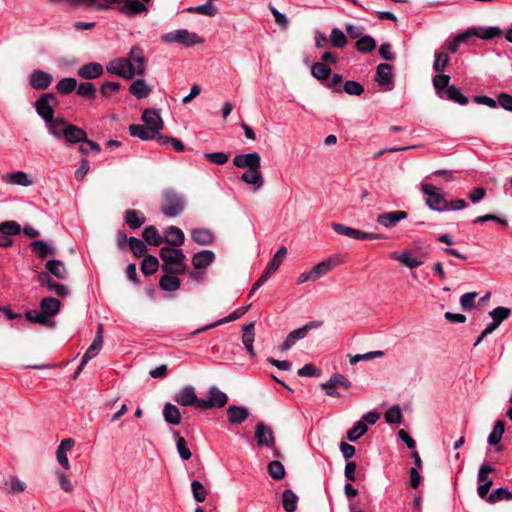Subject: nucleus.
Wrapping results in <instances>:
<instances>
[{"label": "nucleus", "mask_w": 512, "mask_h": 512, "mask_svg": "<svg viewBox=\"0 0 512 512\" xmlns=\"http://www.w3.org/2000/svg\"><path fill=\"white\" fill-rule=\"evenodd\" d=\"M142 120L149 129L158 134L163 129V120L155 109H146L142 114Z\"/></svg>", "instance_id": "nucleus-19"}, {"label": "nucleus", "mask_w": 512, "mask_h": 512, "mask_svg": "<svg viewBox=\"0 0 512 512\" xmlns=\"http://www.w3.org/2000/svg\"><path fill=\"white\" fill-rule=\"evenodd\" d=\"M161 41L164 43H178L185 47H190L196 44H203L204 39L195 32H190L187 29H179L168 32L161 36Z\"/></svg>", "instance_id": "nucleus-5"}, {"label": "nucleus", "mask_w": 512, "mask_h": 512, "mask_svg": "<svg viewBox=\"0 0 512 512\" xmlns=\"http://www.w3.org/2000/svg\"><path fill=\"white\" fill-rule=\"evenodd\" d=\"M227 417L233 425L242 424L249 417V410L244 406L231 405L227 409Z\"/></svg>", "instance_id": "nucleus-23"}, {"label": "nucleus", "mask_w": 512, "mask_h": 512, "mask_svg": "<svg viewBox=\"0 0 512 512\" xmlns=\"http://www.w3.org/2000/svg\"><path fill=\"white\" fill-rule=\"evenodd\" d=\"M191 238L199 245L207 246L214 242L215 237L213 233L206 228H196L191 232Z\"/></svg>", "instance_id": "nucleus-31"}, {"label": "nucleus", "mask_w": 512, "mask_h": 512, "mask_svg": "<svg viewBox=\"0 0 512 512\" xmlns=\"http://www.w3.org/2000/svg\"><path fill=\"white\" fill-rule=\"evenodd\" d=\"M124 219L125 223L133 230L140 228L146 222L145 215L134 209L126 210Z\"/></svg>", "instance_id": "nucleus-29"}, {"label": "nucleus", "mask_w": 512, "mask_h": 512, "mask_svg": "<svg viewBox=\"0 0 512 512\" xmlns=\"http://www.w3.org/2000/svg\"><path fill=\"white\" fill-rule=\"evenodd\" d=\"M472 31L473 36L484 40H490L502 35V31L498 27L472 28Z\"/></svg>", "instance_id": "nucleus-44"}, {"label": "nucleus", "mask_w": 512, "mask_h": 512, "mask_svg": "<svg viewBox=\"0 0 512 512\" xmlns=\"http://www.w3.org/2000/svg\"><path fill=\"white\" fill-rule=\"evenodd\" d=\"M191 490L196 502L202 503L206 500L207 490L200 481L193 480L191 483Z\"/></svg>", "instance_id": "nucleus-60"}, {"label": "nucleus", "mask_w": 512, "mask_h": 512, "mask_svg": "<svg viewBox=\"0 0 512 512\" xmlns=\"http://www.w3.org/2000/svg\"><path fill=\"white\" fill-rule=\"evenodd\" d=\"M255 440L258 446L274 449L275 437L270 426L263 422H258L255 426Z\"/></svg>", "instance_id": "nucleus-12"}, {"label": "nucleus", "mask_w": 512, "mask_h": 512, "mask_svg": "<svg viewBox=\"0 0 512 512\" xmlns=\"http://www.w3.org/2000/svg\"><path fill=\"white\" fill-rule=\"evenodd\" d=\"M104 73L103 66L98 62H89L77 70V75L86 80L99 78Z\"/></svg>", "instance_id": "nucleus-20"}, {"label": "nucleus", "mask_w": 512, "mask_h": 512, "mask_svg": "<svg viewBox=\"0 0 512 512\" xmlns=\"http://www.w3.org/2000/svg\"><path fill=\"white\" fill-rule=\"evenodd\" d=\"M504 431V422L501 420L497 421L493 427V430L488 436V443L490 445H497L501 441Z\"/></svg>", "instance_id": "nucleus-56"}, {"label": "nucleus", "mask_w": 512, "mask_h": 512, "mask_svg": "<svg viewBox=\"0 0 512 512\" xmlns=\"http://www.w3.org/2000/svg\"><path fill=\"white\" fill-rule=\"evenodd\" d=\"M337 264L336 259L328 258L312 267L309 271L301 273L296 284L301 285L308 281H316L329 273Z\"/></svg>", "instance_id": "nucleus-6"}, {"label": "nucleus", "mask_w": 512, "mask_h": 512, "mask_svg": "<svg viewBox=\"0 0 512 512\" xmlns=\"http://www.w3.org/2000/svg\"><path fill=\"white\" fill-rule=\"evenodd\" d=\"M166 237L164 242L178 247L184 243L185 236L182 230L176 226H169L165 231Z\"/></svg>", "instance_id": "nucleus-34"}, {"label": "nucleus", "mask_w": 512, "mask_h": 512, "mask_svg": "<svg viewBox=\"0 0 512 512\" xmlns=\"http://www.w3.org/2000/svg\"><path fill=\"white\" fill-rule=\"evenodd\" d=\"M367 431V425L362 422L358 421L354 427L348 430L347 432V439L351 442H356L361 436H363Z\"/></svg>", "instance_id": "nucleus-59"}, {"label": "nucleus", "mask_w": 512, "mask_h": 512, "mask_svg": "<svg viewBox=\"0 0 512 512\" xmlns=\"http://www.w3.org/2000/svg\"><path fill=\"white\" fill-rule=\"evenodd\" d=\"M186 201L183 195L173 189H165L162 194L161 212L169 218L176 217L183 213Z\"/></svg>", "instance_id": "nucleus-3"}, {"label": "nucleus", "mask_w": 512, "mask_h": 512, "mask_svg": "<svg viewBox=\"0 0 512 512\" xmlns=\"http://www.w3.org/2000/svg\"><path fill=\"white\" fill-rule=\"evenodd\" d=\"M73 446L74 440L71 438H66L61 441L56 451L57 461L66 470L70 468L67 451L71 450Z\"/></svg>", "instance_id": "nucleus-27"}, {"label": "nucleus", "mask_w": 512, "mask_h": 512, "mask_svg": "<svg viewBox=\"0 0 512 512\" xmlns=\"http://www.w3.org/2000/svg\"><path fill=\"white\" fill-rule=\"evenodd\" d=\"M59 104L55 94L45 93L35 102L37 114L46 122L54 118V109Z\"/></svg>", "instance_id": "nucleus-7"}, {"label": "nucleus", "mask_w": 512, "mask_h": 512, "mask_svg": "<svg viewBox=\"0 0 512 512\" xmlns=\"http://www.w3.org/2000/svg\"><path fill=\"white\" fill-rule=\"evenodd\" d=\"M446 98L450 101L456 102L460 105L468 104V98L461 92L459 88L454 85L447 87L444 91Z\"/></svg>", "instance_id": "nucleus-46"}, {"label": "nucleus", "mask_w": 512, "mask_h": 512, "mask_svg": "<svg viewBox=\"0 0 512 512\" xmlns=\"http://www.w3.org/2000/svg\"><path fill=\"white\" fill-rule=\"evenodd\" d=\"M208 398L200 400V410H209L212 408H222L228 402V396L218 387L211 386L208 389Z\"/></svg>", "instance_id": "nucleus-10"}, {"label": "nucleus", "mask_w": 512, "mask_h": 512, "mask_svg": "<svg viewBox=\"0 0 512 512\" xmlns=\"http://www.w3.org/2000/svg\"><path fill=\"white\" fill-rule=\"evenodd\" d=\"M30 248L40 259L55 255V249L43 240H35L30 243Z\"/></svg>", "instance_id": "nucleus-30"}, {"label": "nucleus", "mask_w": 512, "mask_h": 512, "mask_svg": "<svg viewBox=\"0 0 512 512\" xmlns=\"http://www.w3.org/2000/svg\"><path fill=\"white\" fill-rule=\"evenodd\" d=\"M352 386L350 380L342 374L334 373L327 382L321 384V388L325 391L326 395L332 397H340L338 388L347 390Z\"/></svg>", "instance_id": "nucleus-11"}, {"label": "nucleus", "mask_w": 512, "mask_h": 512, "mask_svg": "<svg viewBox=\"0 0 512 512\" xmlns=\"http://www.w3.org/2000/svg\"><path fill=\"white\" fill-rule=\"evenodd\" d=\"M331 227L336 233L356 240H376L385 238L381 234L361 231L340 223H332Z\"/></svg>", "instance_id": "nucleus-9"}, {"label": "nucleus", "mask_w": 512, "mask_h": 512, "mask_svg": "<svg viewBox=\"0 0 512 512\" xmlns=\"http://www.w3.org/2000/svg\"><path fill=\"white\" fill-rule=\"evenodd\" d=\"M129 133L133 137L140 138L141 140H151L156 137V134L145 125L131 124L129 126Z\"/></svg>", "instance_id": "nucleus-38"}, {"label": "nucleus", "mask_w": 512, "mask_h": 512, "mask_svg": "<svg viewBox=\"0 0 512 512\" xmlns=\"http://www.w3.org/2000/svg\"><path fill=\"white\" fill-rule=\"evenodd\" d=\"M311 74L319 81H328L331 75V69L325 63L315 62L311 67Z\"/></svg>", "instance_id": "nucleus-41"}, {"label": "nucleus", "mask_w": 512, "mask_h": 512, "mask_svg": "<svg viewBox=\"0 0 512 512\" xmlns=\"http://www.w3.org/2000/svg\"><path fill=\"white\" fill-rule=\"evenodd\" d=\"M164 420L170 425H179L181 423V413L179 408L171 403H166L163 408Z\"/></svg>", "instance_id": "nucleus-35"}, {"label": "nucleus", "mask_w": 512, "mask_h": 512, "mask_svg": "<svg viewBox=\"0 0 512 512\" xmlns=\"http://www.w3.org/2000/svg\"><path fill=\"white\" fill-rule=\"evenodd\" d=\"M128 246L135 257H143V256L145 257L146 256L145 254H146L147 248H146L145 243L142 240H140L136 237H130L128 240Z\"/></svg>", "instance_id": "nucleus-54"}, {"label": "nucleus", "mask_w": 512, "mask_h": 512, "mask_svg": "<svg viewBox=\"0 0 512 512\" xmlns=\"http://www.w3.org/2000/svg\"><path fill=\"white\" fill-rule=\"evenodd\" d=\"M408 217V214L402 210L381 213L377 216L376 221L379 225L385 228L396 226L401 220Z\"/></svg>", "instance_id": "nucleus-16"}, {"label": "nucleus", "mask_w": 512, "mask_h": 512, "mask_svg": "<svg viewBox=\"0 0 512 512\" xmlns=\"http://www.w3.org/2000/svg\"><path fill=\"white\" fill-rule=\"evenodd\" d=\"M200 400L195 393V389L193 386L187 385L183 387L177 394L174 396V401L184 407L195 406L200 409Z\"/></svg>", "instance_id": "nucleus-13"}, {"label": "nucleus", "mask_w": 512, "mask_h": 512, "mask_svg": "<svg viewBox=\"0 0 512 512\" xmlns=\"http://www.w3.org/2000/svg\"><path fill=\"white\" fill-rule=\"evenodd\" d=\"M152 91L143 79H136L129 87V92L137 99L146 98Z\"/></svg>", "instance_id": "nucleus-37"}, {"label": "nucleus", "mask_w": 512, "mask_h": 512, "mask_svg": "<svg viewBox=\"0 0 512 512\" xmlns=\"http://www.w3.org/2000/svg\"><path fill=\"white\" fill-rule=\"evenodd\" d=\"M75 90L76 94L80 97L87 99H94L96 97V88L91 82H81Z\"/></svg>", "instance_id": "nucleus-49"}, {"label": "nucleus", "mask_w": 512, "mask_h": 512, "mask_svg": "<svg viewBox=\"0 0 512 512\" xmlns=\"http://www.w3.org/2000/svg\"><path fill=\"white\" fill-rule=\"evenodd\" d=\"M143 239L150 245L159 246L164 239L160 236L155 226L150 225L144 228L142 232Z\"/></svg>", "instance_id": "nucleus-42"}, {"label": "nucleus", "mask_w": 512, "mask_h": 512, "mask_svg": "<svg viewBox=\"0 0 512 512\" xmlns=\"http://www.w3.org/2000/svg\"><path fill=\"white\" fill-rule=\"evenodd\" d=\"M376 48V42L371 36H362L356 42V49L361 53L372 52Z\"/></svg>", "instance_id": "nucleus-55"}, {"label": "nucleus", "mask_w": 512, "mask_h": 512, "mask_svg": "<svg viewBox=\"0 0 512 512\" xmlns=\"http://www.w3.org/2000/svg\"><path fill=\"white\" fill-rule=\"evenodd\" d=\"M103 344V325L99 324L96 332V336L92 344L88 347L81 360V366H85L87 362L98 355Z\"/></svg>", "instance_id": "nucleus-17"}, {"label": "nucleus", "mask_w": 512, "mask_h": 512, "mask_svg": "<svg viewBox=\"0 0 512 512\" xmlns=\"http://www.w3.org/2000/svg\"><path fill=\"white\" fill-rule=\"evenodd\" d=\"M215 254L211 250H202L197 252L192 257V265L196 269H205L210 266L215 260Z\"/></svg>", "instance_id": "nucleus-26"}, {"label": "nucleus", "mask_w": 512, "mask_h": 512, "mask_svg": "<svg viewBox=\"0 0 512 512\" xmlns=\"http://www.w3.org/2000/svg\"><path fill=\"white\" fill-rule=\"evenodd\" d=\"M512 499V492H510L507 488H497L496 490L492 491L489 496L487 497V501L489 503H496L501 500H511Z\"/></svg>", "instance_id": "nucleus-57"}, {"label": "nucleus", "mask_w": 512, "mask_h": 512, "mask_svg": "<svg viewBox=\"0 0 512 512\" xmlns=\"http://www.w3.org/2000/svg\"><path fill=\"white\" fill-rule=\"evenodd\" d=\"M77 87V80L75 78H63L61 79L57 85L56 89L58 93L62 95H67L71 92H73Z\"/></svg>", "instance_id": "nucleus-52"}, {"label": "nucleus", "mask_w": 512, "mask_h": 512, "mask_svg": "<svg viewBox=\"0 0 512 512\" xmlns=\"http://www.w3.org/2000/svg\"><path fill=\"white\" fill-rule=\"evenodd\" d=\"M298 496L290 489L284 490L282 504L286 512H294L297 508Z\"/></svg>", "instance_id": "nucleus-45"}, {"label": "nucleus", "mask_w": 512, "mask_h": 512, "mask_svg": "<svg viewBox=\"0 0 512 512\" xmlns=\"http://www.w3.org/2000/svg\"><path fill=\"white\" fill-rule=\"evenodd\" d=\"M147 59L142 47L132 46L126 57H117L106 64V71L125 80L134 76H144Z\"/></svg>", "instance_id": "nucleus-1"}, {"label": "nucleus", "mask_w": 512, "mask_h": 512, "mask_svg": "<svg viewBox=\"0 0 512 512\" xmlns=\"http://www.w3.org/2000/svg\"><path fill=\"white\" fill-rule=\"evenodd\" d=\"M287 255V248L282 246L280 247L277 252L274 254L272 259L268 262L266 266V270L273 274L278 270V268L281 266L283 260L285 259Z\"/></svg>", "instance_id": "nucleus-43"}, {"label": "nucleus", "mask_w": 512, "mask_h": 512, "mask_svg": "<svg viewBox=\"0 0 512 512\" xmlns=\"http://www.w3.org/2000/svg\"><path fill=\"white\" fill-rule=\"evenodd\" d=\"M435 60L433 63V69L437 73H442L446 69L449 63V56L445 52H435Z\"/></svg>", "instance_id": "nucleus-64"}, {"label": "nucleus", "mask_w": 512, "mask_h": 512, "mask_svg": "<svg viewBox=\"0 0 512 512\" xmlns=\"http://www.w3.org/2000/svg\"><path fill=\"white\" fill-rule=\"evenodd\" d=\"M121 89L119 82L107 81L100 87V93L104 98H110L112 95L118 93Z\"/></svg>", "instance_id": "nucleus-63"}, {"label": "nucleus", "mask_w": 512, "mask_h": 512, "mask_svg": "<svg viewBox=\"0 0 512 512\" xmlns=\"http://www.w3.org/2000/svg\"><path fill=\"white\" fill-rule=\"evenodd\" d=\"M61 302L54 297H45L40 302L41 311L47 318L55 316L60 310Z\"/></svg>", "instance_id": "nucleus-32"}, {"label": "nucleus", "mask_w": 512, "mask_h": 512, "mask_svg": "<svg viewBox=\"0 0 512 512\" xmlns=\"http://www.w3.org/2000/svg\"><path fill=\"white\" fill-rule=\"evenodd\" d=\"M53 81V77L51 74L36 69L29 76V85L36 90H45L47 89Z\"/></svg>", "instance_id": "nucleus-15"}, {"label": "nucleus", "mask_w": 512, "mask_h": 512, "mask_svg": "<svg viewBox=\"0 0 512 512\" xmlns=\"http://www.w3.org/2000/svg\"><path fill=\"white\" fill-rule=\"evenodd\" d=\"M335 48H343L347 44V37L339 28H333L329 37Z\"/></svg>", "instance_id": "nucleus-61"}, {"label": "nucleus", "mask_w": 512, "mask_h": 512, "mask_svg": "<svg viewBox=\"0 0 512 512\" xmlns=\"http://www.w3.org/2000/svg\"><path fill=\"white\" fill-rule=\"evenodd\" d=\"M1 180L5 184L18 185L23 187H28L33 184V180L30 178V176L23 171L5 173L1 176Z\"/></svg>", "instance_id": "nucleus-18"}, {"label": "nucleus", "mask_w": 512, "mask_h": 512, "mask_svg": "<svg viewBox=\"0 0 512 512\" xmlns=\"http://www.w3.org/2000/svg\"><path fill=\"white\" fill-rule=\"evenodd\" d=\"M249 307H250V305L247 308H239V309L235 310L234 312H232L231 314H229L228 316L218 320L217 322L206 325L202 328L195 330L193 332V334H198V333L203 332L209 328H213V327H216V326H219V325L231 322V321H235V320L239 319L240 317H242L247 312V309Z\"/></svg>", "instance_id": "nucleus-33"}, {"label": "nucleus", "mask_w": 512, "mask_h": 512, "mask_svg": "<svg viewBox=\"0 0 512 512\" xmlns=\"http://www.w3.org/2000/svg\"><path fill=\"white\" fill-rule=\"evenodd\" d=\"M390 257L393 260L399 261L401 264L410 269L417 268L423 264L422 260L413 257L412 253L408 250H404L402 252H393L390 254Z\"/></svg>", "instance_id": "nucleus-25"}, {"label": "nucleus", "mask_w": 512, "mask_h": 512, "mask_svg": "<svg viewBox=\"0 0 512 512\" xmlns=\"http://www.w3.org/2000/svg\"><path fill=\"white\" fill-rule=\"evenodd\" d=\"M233 164L237 168H247V170L261 168V157L257 152L238 154L234 156Z\"/></svg>", "instance_id": "nucleus-14"}, {"label": "nucleus", "mask_w": 512, "mask_h": 512, "mask_svg": "<svg viewBox=\"0 0 512 512\" xmlns=\"http://www.w3.org/2000/svg\"><path fill=\"white\" fill-rule=\"evenodd\" d=\"M3 488L8 493H20L25 490L26 484L18 477L13 476L5 481Z\"/></svg>", "instance_id": "nucleus-53"}, {"label": "nucleus", "mask_w": 512, "mask_h": 512, "mask_svg": "<svg viewBox=\"0 0 512 512\" xmlns=\"http://www.w3.org/2000/svg\"><path fill=\"white\" fill-rule=\"evenodd\" d=\"M63 140L69 145L83 143L84 140H87V133L82 128L69 124L64 133Z\"/></svg>", "instance_id": "nucleus-21"}, {"label": "nucleus", "mask_w": 512, "mask_h": 512, "mask_svg": "<svg viewBox=\"0 0 512 512\" xmlns=\"http://www.w3.org/2000/svg\"><path fill=\"white\" fill-rule=\"evenodd\" d=\"M421 191L427 196L425 203L430 210L438 212L448 211L447 200L441 189L430 183H422Z\"/></svg>", "instance_id": "nucleus-4"}, {"label": "nucleus", "mask_w": 512, "mask_h": 512, "mask_svg": "<svg viewBox=\"0 0 512 512\" xmlns=\"http://www.w3.org/2000/svg\"><path fill=\"white\" fill-rule=\"evenodd\" d=\"M159 267L158 259L152 255H146L141 262V271L144 275L154 274Z\"/></svg>", "instance_id": "nucleus-47"}, {"label": "nucleus", "mask_w": 512, "mask_h": 512, "mask_svg": "<svg viewBox=\"0 0 512 512\" xmlns=\"http://www.w3.org/2000/svg\"><path fill=\"white\" fill-rule=\"evenodd\" d=\"M45 268L58 279H65L67 277V270L64 263L60 260H49L45 264Z\"/></svg>", "instance_id": "nucleus-40"}, {"label": "nucleus", "mask_w": 512, "mask_h": 512, "mask_svg": "<svg viewBox=\"0 0 512 512\" xmlns=\"http://www.w3.org/2000/svg\"><path fill=\"white\" fill-rule=\"evenodd\" d=\"M392 66L386 63H381L377 66L375 80L381 85L386 86L392 83L393 75L391 73Z\"/></svg>", "instance_id": "nucleus-36"}, {"label": "nucleus", "mask_w": 512, "mask_h": 512, "mask_svg": "<svg viewBox=\"0 0 512 512\" xmlns=\"http://www.w3.org/2000/svg\"><path fill=\"white\" fill-rule=\"evenodd\" d=\"M45 124L48 132L52 136L58 140L64 139V133L66 132V128L69 126V123L66 120L63 118H53L50 122H46Z\"/></svg>", "instance_id": "nucleus-28"}, {"label": "nucleus", "mask_w": 512, "mask_h": 512, "mask_svg": "<svg viewBox=\"0 0 512 512\" xmlns=\"http://www.w3.org/2000/svg\"><path fill=\"white\" fill-rule=\"evenodd\" d=\"M25 317L28 321L32 323L41 324L44 326H53V321L46 317V315L42 311L38 310H29L25 313Z\"/></svg>", "instance_id": "nucleus-48"}, {"label": "nucleus", "mask_w": 512, "mask_h": 512, "mask_svg": "<svg viewBox=\"0 0 512 512\" xmlns=\"http://www.w3.org/2000/svg\"><path fill=\"white\" fill-rule=\"evenodd\" d=\"M160 258L163 260L162 270L168 274H182L186 270L185 255L181 249L162 247Z\"/></svg>", "instance_id": "nucleus-2"}, {"label": "nucleus", "mask_w": 512, "mask_h": 512, "mask_svg": "<svg viewBox=\"0 0 512 512\" xmlns=\"http://www.w3.org/2000/svg\"><path fill=\"white\" fill-rule=\"evenodd\" d=\"M241 180L253 187L255 191L259 190L264 185V177L260 168L246 170Z\"/></svg>", "instance_id": "nucleus-22"}, {"label": "nucleus", "mask_w": 512, "mask_h": 512, "mask_svg": "<svg viewBox=\"0 0 512 512\" xmlns=\"http://www.w3.org/2000/svg\"><path fill=\"white\" fill-rule=\"evenodd\" d=\"M322 325V321H311L306 323L303 327L291 331L281 344L280 349L283 351L289 350L298 340L305 338L309 331L317 329Z\"/></svg>", "instance_id": "nucleus-8"}, {"label": "nucleus", "mask_w": 512, "mask_h": 512, "mask_svg": "<svg viewBox=\"0 0 512 512\" xmlns=\"http://www.w3.org/2000/svg\"><path fill=\"white\" fill-rule=\"evenodd\" d=\"M267 470L269 475L275 480H282L286 474L283 464L278 460L269 462Z\"/></svg>", "instance_id": "nucleus-51"}, {"label": "nucleus", "mask_w": 512, "mask_h": 512, "mask_svg": "<svg viewBox=\"0 0 512 512\" xmlns=\"http://www.w3.org/2000/svg\"><path fill=\"white\" fill-rule=\"evenodd\" d=\"M450 76L446 74H439L433 78V86L439 96L442 97L447 87H450Z\"/></svg>", "instance_id": "nucleus-58"}, {"label": "nucleus", "mask_w": 512, "mask_h": 512, "mask_svg": "<svg viewBox=\"0 0 512 512\" xmlns=\"http://www.w3.org/2000/svg\"><path fill=\"white\" fill-rule=\"evenodd\" d=\"M175 274L163 275L159 280V286L162 290L167 292H174L180 288V280L174 276Z\"/></svg>", "instance_id": "nucleus-39"}, {"label": "nucleus", "mask_w": 512, "mask_h": 512, "mask_svg": "<svg viewBox=\"0 0 512 512\" xmlns=\"http://www.w3.org/2000/svg\"><path fill=\"white\" fill-rule=\"evenodd\" d=\"M385 421L388 424H400L402 421V412L398 405L390 407L384 414Z\"/></svg>", "instance_id": "nucleus-62"}, {"label": "nucleus", "mask_w": 512, "mask_h": 512, "mask_svg": "<svg viewBox=\"0 0 512 512\" xmlns=\"http://www.w3.org/2000/svg\"><path fill=\"white\" fill-rule=\"evenodd\" d=\"M188 11L213 17L217 14L218 9L213 4V0H208L205 4L189 8Z\"/></svg>", "instance_id": "nucleus-50"}, {"label": "nucleus", "mask_w": 512, "mask_h": 512, "mask_svg": "<svg viewBox=\"0 0 512 512\" xmlns=\"http://www.w3.org/2000/svg\"><path fill=\"white\" fill-rule=\"evenodd\" d=\"M147 11V6L139 0H124L120 8V12L127 17H133Z\"/></svg>", "instance_id": "nucleus-24"}]
</instances>
